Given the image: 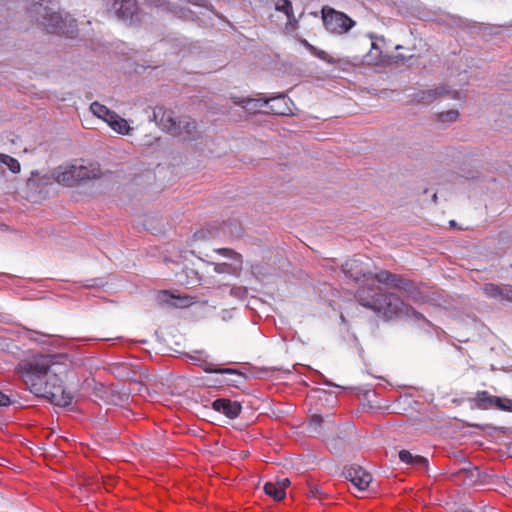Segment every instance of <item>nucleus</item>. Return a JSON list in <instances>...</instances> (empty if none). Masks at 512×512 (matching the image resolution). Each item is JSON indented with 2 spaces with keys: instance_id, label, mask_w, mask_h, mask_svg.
<instances>
[{
  "instance_id": "f257e3e1",
  "label": "nucleus",
  "mask_w": 512,
  "mask_h": 512,
  "mask_svg": "<svg viewBox=\"0 0 512 512\" xmlns=\"http://www.w3.org/2000/svg\"><path fill=\"white\" fill-rule=\"evenodd\" d=\"M70 366L67 354H39L18 366V372L31 393L48 398L56 406L71 404L72 394L63 388V377Z\"/></svg>"
},
{
  "instance_id": "f03ea898",
  "label": "nucleus",
  "mask_w": 512,
  "mask_h": 512,
  "mask_svg": "<svg viewBox=\"0 0 512 512\" xmlns=\"http://www.w3.org/2000/svg\"><path fill=\"white\" fill-rule=\"evenodd\" d=\"M26 12L47 33L74 38L78 32L77 22L72 15L51 1L34 2L27 7Z\"/></svg>"
},
{
  "instance_id": "7ed1b4c3",
  "label": "nucleus",
  "mask_w": 512,
  "mask_h": 512,
  "mask_svg": "<svg viewBox=\"0 0 512 512\" xmlns=\"http://www.w3.org/2000/svg\"><path fill=\"white\" fill-rule=\"evenodd\" d=\"M356 298L362 306L386 318H392L393 316L422 318L420 313L406 305L397 295L393 293L382 294L380 288L374 284L362 286L357 291Z\"/></svg>"
},
{
  "instance_id": "20e7f679",
  "label": "nucleus",
  "mask_w": 512,
  "mask_h": 512,
  "mask_svg": "<svg viewBox=\"0 0 512 512\" xmlns=\"http://www.w3.org/2000/svg\"><path fill=\"white\" fill-rule=\"evenodd\" d=\"M102 175L99 164L60 165L52 172L53 179L59 184L73 186L77 182L98 179Z\"/></svg>"
},
{
  "instance_id": "39448f33",
  "label": "nucleus",
  "mask_w": 512,
  "mask_h": 512,
  "mask_svg": "<svg viewBox=\"0 0 512 512\" xmlns=\"http://www.w3.org/2000/svg\"><path fill=\"white\" fill-rule=\"evenodd\" d=\"M385 40L383 37H371L370 42V50L363 57V60L360 64H403L406 61H409L413 58V55H404L397 54L394 56H389L386 51H384Z\"/></svg>"
},
{
  "instance_id": "423d86ee",
  "label": "nucleus",
  "mask_w": 512,
  "mask_h": 512,
  "mask_svg": "<svg viewBox=\"0 0 512 512\" xmlns=\"http://www.w3.org/2000/svg\"><path fill=\"white\" fill-rule=\"evenodd\" d=\"M101 56L108 54L111 60H118L124 62H131L130 64H138L139 51L131 48L127 43L122 41H115L113 43H101L97 42V48L92 47Z\"/></svg>"
},
{
  "instance_id": "0eeeda50",
  "label": "nucleus",
  "mask_w": 512,
  "mask_h": 512,
  "mask_svg": "<svg viewBox=\"0 0 512 512\" xmlns=\"http://www.w3.org/2000/svg\"><path fill=\"white\" fill-rule=\"evenodd\" d=\"M322 19L326 30L339 35L347 33L356 24L346 14L330 7L322 8Z\"/></svg>"
},
{
  "instance_id": "6e6552de",
  "label": "nucleus",
  "mask_w": 512,
  "mask_h": 512,
  "mask_svg": "<svg viewBox=\"0 0 512 512\" xmlns=\"http://www.w3.org/2000/svg\"><path fill=\"white\" fill-rule=\"evenodd\" d=\"M110 11L118 20L128 25H135L141 19L137 0H112Z\"/></svg>"
},
{
  "instance_id": "1a4fd4ad",
  "label": "nucleus",
  "mask_w": 512,
  "mask_h": 512,
  "mask_svg": "<svg viewBox=\"0 0 512 512\" xmlns=\"http://www.w3.org/2000/svg\"><path fill=\"white\" fill-rule=\"evenodd\" d=\"M216 253L231 260L230 263H211L214 271L218 274H229L239 276L242 271L243 260L242 256L229 248H220L214 250Z\"/></svg>"
},
{
  "instance_id": "9d476101",
  "label": "nucleus",
  "mask_w": 512,
  "mask_h": 512,
  "mask_svg": "<svg viewBox=\"0 0 512 512\" xmlns=\"http://www.w3.org/2000/svg\"><path fill=\"white\" fill-rule=\"evenodd\" d=\"M151 120L155 121L162 130H165L172 135L182 134L180 125H177L178 121L174 116V112L171 110L165 109L162 106H156L153 109V116Z\"/></svg>"
},
{
  "instance_id": "9b49d317",
  "label": "nucleus",
  "mask_w": 512,
  "mask_h": 512,
  "mask_svg": "<svg viewBox=\"0 0 512 512\" xmlns=\"http://www.w3.org/2000/svg\"><path fill=\"white\" fill-rule=\"evenodd\" d=\"M344 475L360 492L366 490L372 481L371 474L360 466H350L346 468Z\"/></svg>"
},
{
  "instance_id": "f8f14e48",
  "label": "nucleus",
  "mask_w": 512,
  "mask_h": 512,
  "mask_svg": "<svg viewBox=\"0 0 512 512\" xmlns=\"http://www.w3.org/2000/svg\"><path fill=\"white\" fill-rule=\"evenodd\" d=\"M366 279L369 281V280H376L377 282L379 283H383V284H392L393 287L395 288H399L401 290H404L406 292H409L410 291V288L412 287V284L405 281V280H402V279H398L396 277V275L390 273V272H387V271H380L379 273L375 274V276L372 275V273L370 272V275L369 277H366Z\"/></svg>"
},
{
  "instance_id": "ddd939ff",
  "label": "nucleus",
  "mask_w": 512,
  "mask_h": 512,
  "mask_svg": "<svg viewBox=\"0 0 512 512\" xmlns=\"http://www.w3.org/2000/svg\"><path fill=\"white\" fill-rule=\"evenodd\" d=\"M212 408L220 413H223L230 419H235L241 412V404L237 401H231L229 399L220 398L216 399L212 403Z\"/></svg>"
},
{
  "instance_id": "4468645a",
  "label": "nucleus",
  "mask_w": 512,
  "mask_h": 512,
  "mask_svg": "<svg viewBox=\"0 0 512 512\" xmlns=\"http://www.w3.org/2000/svg\"><path fill=\"white\" fill-rule=\"evenodd\" d=\"M343 272L350 278L360 280L362 277H369L370 271L363 267L360 259L354 258L347 260L342 266Z\"/></svg>"
},
{
  "instance_id": "2eb2a0df",
  "label": "nucleus",
  "mask_w": 512,
  "mask_h": 512,
  "mask_svg": "<svg viewBox=\"0 0 512 512\" xmlns=\"http://www.w3.org/2000/svg\"><path fill=\"white\" fill-rule=\"evenodd\" d=\"M483 292L487 297L494 298L500 302L512 301V287H500L494 284H485Z\"/></svg>"
},
{
  "instance_id": "dca6fc26",
  "label": "nucleus",
  "mask_w": 512,
  "mask_h": 512,
  "mask_svg": "<svg viewBox=\"0 0 512 512\" xmlns=\"http://www.w3.org/2000/svg\"><path fill=\"white\" fill-rule=\"evenodd\" d=\"M267 100H269V109L274 114L287 115L292 112L288 105L290 99H288L284 94H279L278 96L267 98Z\"/></svg>"
},
{
  "instance_id": "f3484780",
  "label": "nucleus",
  "mask_w": 512,
  "mask_h": 512,
  "mask_svg": "<svg viewBox=\"0 0 512 512\" xmlns=\"http://www.w3.org/2000/svg\"><path fill=\"white\" fill-rule=\"evenodd\" d=\"M108 126L120 135H131L134 128L130 126L128 120L118 115L116 112L112 115L111 120L108 121Z\"/></svg>"
},
{
  "instance_id": "a211bd4d",
  "label": "nucleus",
  "mask_w": 512,
  "mask_h": 512,
  "mask_svg": "<svg viewBox=\"0 0 512 512\" xmlns=\"http://www.w3.org/2000/svg\"><path fill=\"white\" fill-rule=\"evenodd\" d=\"M234 103L248 111H256L269 105V100H267V98H234Z\"/></svg>"
},
{
  "instance_id": "6ab92c4d",
  "label": "nucleus",
  "mask_w": 512,
  "mask_h": 512,
  "mask_svg": "<svg viewBox=\"0 0 512 512\" xmlns=\"http://www.w3.org/2000/svg\"><path fill=\"white\" fill-rule=\"evenodd\" d=\"M158 299L162 303L171 304L175 307H186L190 305V300L187 297H176L174 294H171L169 291H161L158 294Z\"/></svg>"
},
{
  "instance_id": "aec40b11",
  "label": "nucleus",
  "mask_w": 512,
  "mask_h": 512,
  "mask_svg": "<svg viewBox=\"0 0 512 512\" xmlns=\"http://www.w3.org/2000/svg\"><path fill=\"white\" fill-rule=\"evenodd\" d=\"M399 458L403 463L412 465L415 467L425 468L427 466V459L420 455H413L407 450H401L399 452Z\"/></svg>"
},
{
  "instance_id": "412c9836",
  "label": "nucleus",
  "mask_w": 512,
  "mask_h": 512,
  "mask_svg": "<svg viewBox=\"0 0 512 512\" xmlns=\"http://www.w3.org/2000/svg\"><path fill=\"white\" fill-rule=\"evenodd\" d=\"M323 425L331 428L333 422L331 420H325L321 415L314 414L309 418L307 429L310 433L320 434Z\"/></svg>"
},
{
  "instance_id": "4be33fe9",
  "label": "nucleus",
  "mask_w": 512,
  "mask_h": 512,
  "mask_svg": "<svg viewBox=\"0 0 512 512\" xmlns=\"http://www.w3.org/2000/svg\"><path fill=\"white\" fill-rule=\"evenodd\" d=\"M90 111L97 118L103 120L105 123H108L111 120L112 115H114V111L107 108L105 105L95 101L90 105Z\"/></svg>"
},
{
  "instance_id": "5701e85b",
  "label": "nucleus",
  "mask_w": 512,
  "mask_h": 512,
  "mask_svg": "<svg viewBox=\"0 0 512 512\" xmlns=\"http://www.w3.org/2000/svg\"><path fill=\"white\" fill-rule=\"evenodd\" d=\"M177 125H180V130L182 132L181 135H176L177 137H180L183 140H190L193 138L196 133L195 121L185 118L183 120H179Z\"/></svg>"
},
{
  "instance_id": "b1692460",
  "label": "nucleus",
  "mask_w": 512,
  "mask_h": 512,
  "mask_svg": "<svg viewBox=\"0 0 512 512\" xmlns=\"http://www.w3.org/2000/svg\"><path fill=\"white\" fill-rule=\"evenodd\" d=\"M264 491L267 495L271 496L273 499L279 501L282 500L286 496V492L282 491L276 481L267 482L264 485Z\"/></svg>"
},
{
  "instance_id": "393cba45",
  "label": "nucleus",
  "mask_w": 512,
  "mask_h": 512,
  "mask_svg": "<svg viewBox=\"0 0 512 512\" xmlns=\"http://www.w3.org/2000/svg\"><path fill=\"white\" fill-rule=\"evenodd\" d=\"M449 93V90L445 87H438L432 90H427L421 93V101H424L425 103H430L434 99H436L439 96L446 95Z\"/></svg>"
},
{
  "instance_id": "a878e982",
  "label": "nucleus",
  "mask_w": 512,
  "mask_h": 512,
  "mask_svg": "<svg viewBox=\"0 0 512 512\" xmlns=\"http://www.w3.org/2000/svg\"><path fill=\"white\" fill-rule=\"evenodd\" d=\"M5 165L7 168L13 172L18 173L20 172V163L17 159L7 155L0 153V166Z\"/></svg>"
},
{
  "instance_id": "bb28decb",
  "label": "nucleus",
  "mask_w": 512,
  "mask_h": 512,
  "mask_svg": "<svg viewBox=\"0 0 512 512\" xmlns=\"http://www.w3.org/2000/svg\"><path fill=\"white\" fill-rule=\"evenodd\" d=\"M459 117V112L457 110H448L446 112H442L438 115V121L443 124H450L455 122Z\"/></svg>"
},
{
  "instance_id": "cd10ccee",
  "label": "nucleus",
  "mask_w": 512,
  "mask_h": 512,
  "mask_svg": "<svg viewBox=\"0 0 512 512\" xmlns=\"http://www.w3.org/2000/svg\"><path fill=\"white\" fill-rule=\"evenodd\" d=\"M491 398H497L496 396H492L490 395L488 392L486 391H483V392H480L478 393L477 395V399H478V405L479 407L483 408V409H487L489 407H492L494 406L493 405V401L491 400Z\"/></svg>"
},
{
  "instance_id": "c85d7f7f",
  "label": "nucleus",
  "mask_w": 512,
  "mask_h": 512,
  "mask_svg": "<svg viewBox=\"0 0 512 512\" xmlns=\"http://www.w3.org/2000/svg\"><path fill=\"white\" fill-rule=\"evenodd\" d=\"M275 9L284 13L286 16H291L293 12L292 3L290 0H277L275 3Z\"/></svg>"
},
{
  "instance_id": "c756f323",
  "label": "nucleus",
  "mask_w": 512,
  "mask_h": 512,
  "mask_svg": "<svg viewBox=\"0 0 512 512\" xmlns=\"http://www.w3.org/2000/svg\"><path fill=\"white\" fill-rule=\"evenodd\" d=\"M202 369L207 373H217V374H232L234 370L231 368H213V365L208 362H203L201 364Z\"/></svg>"
},
{
  "instance_id": "7c9ffc66",
  "label": "nucleus",
  "mask_w": 512,
  "mask_h": 512,
  "mask_svg": "<svg viewBox=\"0 0 512 512\" xmlns=\"http://www.w3.org/2000/svg\"><path fill=\"white\" fill-rule=\"evenodd\" d=\"M491 400L493 401V405L501 410L509 411L512 408V402L507 398L497 397L491 398Z\"/></svg>"
},
{
  "instance_id": "2f4dec72",
  "label": "nucleus",
  "mask_w": 512,
  "mask_h": 512,
  "mask_svg": "<svg viewBox=\"0 0 512 512\" xmlns=\"http://www.w3.org/2000/svg\"><path fill=\"white\" fill-rule=\"evenodd\" d=\"M287 17V26H290L292 29H295L298 25L299 20L295 17L294 11L292 12L291 16Z\"/></svg>"
},
{
  "instance_id": "473e14b6",
  "label": "nucleus",
  "mask_w": 512,
  "mask_h": 512,
  "mask_svg": "<svg viewBox=\"0 0 512 512\" xmlns=\"http://www.w3.org/2000/svg\"><path fill=\"white\" fill-rule=\"evenodd\" d=\"M246 293L247 289L244 287H233L231 289V294L235 296L243 297L244 295H246Z\"/></svg>"
},
{
  "instance_id": "72a5a7b5",
  "label": "nucleus",
  "mask_w": 512,
  "mask_h": 512,
  "mask_svg": "<svg viewBox=\"0 0 512 512\" xmlns=\"http://www.w3.org/2000/svg\"><path fill=\"white\" fill-rule=\"evenodd\" d=\"M11 404L9 396L0 391V407H6Z\"/></svg>"
},
{
  "instance_id": "f704fd0d",
  "label": "nucleus",
  "mask_w": 512,
  "mask_h": 512,
  "mask_svg": "<svg viewBox=\"0 0 512 512\" xmlns=\"http://www.w3.org/2000/svg\"><path fill=\"white\" fill-rule=\"evenodd\" d=\"M276 483L278 484V487H280L282 491H285V489L290 485V480L288 478H281L277 479Z\"/></svg>"
},
{
  "instance_id": "c9c22d12",
  "label": "nucleus",
  "mask_w": 512,
  "mask_h": 512,
  "mask_svg": "<svg viewBox=\"0 0 512 512\" xmlns=\"http://www.w3.org/2000/svg\"><path fill=\"white\" fill-rule=\"evenodd\" d=\"M319 57L322 59V60H326V53L324 51L321 52V54L319 55Z\"/></svg>"
},
{
  "instance_id": "e433bc0d",
  "label": "nucleus",
  "mask_w": 512,
  "mask_h": 512,
  "mask_svg": "<svg viewBox=\"0 0 512 512\" xmlns=\"http://www.w3.org/2000/svg\"><path fill=\"white\" fill-rule=\"evenodd\" d=\"M325 383H326V385H328V386H336L335 384H332V383H331V382H329V381H325Z\"/></svg>"
},
{
  "instance_id": "4c0bfd02",
  "label": "nucleus",
  "mask_w": 512,
  "mask_h": 512,
  "mask_svg": "<svg viewBox=\"0 0 512 512\" xmlns=\"http://www.w3.org/2000/svg\"><path fill=\"white\" fill-rule=\"evenodd\" d=\"M456 512H470V511L465 510V509H459V510H457Z\"/></svg>"
},
{
  "instance_id": "58836bf2",
  "label": "nucleus",
  "mask_w": 512,
  "mask_h": 512,
  "mask_svg": "<svg viewBox=\"0 0 512 512\" xmlns=\"http://www.w3.org/2000/svg\"><path fill=\"white\" fill-rule=\"evenodd\" d=\"M402 48H403V47H402L401 45H396V46H395V49H397V50H398V49H402Z\"/></svg>"
},
{
  "instance_id": "ea45409f",
  "label": "nucleus",
  "mask_w": 512,
  "mask_h": 512,
  "mask_svg": "<svg viewBox=\"0 0 512 512\" xmlns=\"http://www.w3.org/2000/svg\"><path fill=\"white\" fill-rule=\"evenodd\" d=\"M450 225H451V226L455 225V221H453V220H452V221H450Z\"/></svg>"
},
{
  "instance_id": "a19ab883",
  "label": "nucleus",
  "mask_w": 512,
  "mask_h": 512,
  "mask_svg": "<svg viewBox=\"0 0 512 512\" xmlns=\"http://www.w3.org/2000/svg\"><path fill=\"white\" fill-rule=\"evenodd\" d=\"M457 95H458V93L454 92L453 98H456Z\"/></svg>"
}]
</instances>
